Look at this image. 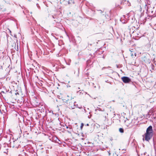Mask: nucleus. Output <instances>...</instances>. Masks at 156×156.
Listing matches in <instances>:
<instances>
[{"instance_id": "1", "label": "nucleus", "mask_w": 156, "mask_h": 156, "mask_svg": "<svg viewBox=\"0 0 156 156\" xmlns=\"http://www.w3.org/2000/svg\"><path fill=\"white\" fill-rule=\"evenodd\" d=\"M152 127L151 126H149L147 129L146 133L145 134V137L143 139L147 141H148L151 138L153 135Z\"/></svg>"}, {"instance_id": "2", "label": "nucleus", "mask_w": 156, "mask_h": 156, "mask_svg": "<svg viewBox=\"0 0 156 156\" xmlns=\"http://www.w3.org/2000/svg\"><path fill=\"white\" fill-rule=\"evenodd\" d=\"M121 79L124 83H128L131 81L129 77L126 76H124L122 77Z\"/></svg>"}, {"instance_id": "3", "label": "nucleus", "mask_w": 156, "mask_h": 156, "mask_svg": "<svg viewBox=\"0 0 156 156\" xmlns=\"http://www.w3.org/2000/svg\"><path fill=\"white\" fill-rule=\"evenodd\" d=\"M76 102L75 101L73 103H73L72 102H70L69 105H70V108H71L72 109H74L75 108V107L78 108H82L81 107H78V105L76 104Z\"/></svg>"}, {"instance_id": "4", "label": "nucleus", "mask_w": 156, "mask_h": 156, "mask_svg": "<svg viewBox=\"0 0 156 156\" xmlns=\"http://www.w3.org/2000/svg\"><path fill=\"white\" fill-rule=\"evenodd\" d=\"M16 142H17V141L16 140H15V141H14L13 143H14V145L13 146H12V147H15L16 148V147H18V146H19V144L16 145Z\"/></svg>"}, {"instance_id": "5", "label": "nucleus", "mask_w": 156, "mask_h": 156, "mask_svg": "<svg viewBox=\"0 0 156 156\" xmlns=\"http://www.w3.org/2000/svg\"><path fill=\"white\" fill-rule=\"evenodd\" d=\"M125 16H123V17H121L120 20L121 22H122L123 23H126V21L123 20V18H125Z\"/></svg>"}, {"instance_id": "6", "label": "nucleus", "mask_w": 156, "mask_h": 156, "mask_svg": "<svg viewBox=\"0 0 156 156\" xmlns=\"http://www.w3.org/2000/svg\"><path fill=\"white\" fill-rule=\"evenodd\" d=\"M147 5L146 4H145V5L144 6V7L143 9V11L144 12L146 10V12H147L148 11V9H147Z\"/></svg>"}, {"instance_id": "7", "label": "nucleus", "mask_w": 156, "mask_h": 156, "mask_svg": "<svg viewBox=\"0 0 156 156\" xmlns=\"http://www.w3.org/2000/svg\"><path fill=\"white\" fill-rule=\"evenodd\" d=\"M128 121H129L128 120H126L125 121V124L127 126H129L130 125L129 123H129Z\"/></svg>"}, {"instance_id": "8", "label": "nucleus", "mask_w": 156, "mask_h": 156, "mask_svg": "<svg viewBox=\"0 0 156 156\" xmlns=\"http://www.w3.org/2000/svg\"><path fill=\"white\" fill-rule=\"evenodd\" d=\"M119 131L121 133H123L124 132L123 129L122 128H120L119 129Z\"/></svg>"}, {"instance_id": "9", "label": "nucleus", "mask_w": 156, "mask_h": 156, "mask_svg": "<svg viewBox=\"0 0 156 156\" xmlns=\"http://www.w3.org/2000/svg\"><path fill=\"white\" fill-rule=\"evenodd\" d=\"M83 123H82L81 124V126H80V128H81V129H82V128H83Z\"/></svg>"}, {"instance_id": "10", "label": "nucleus", "mask_w": 156, "mask_h": 156, "mask_svg": "<svg viewBox=\"0 0 156 156\" xmlns=\"http://www.w3.org/2000/svg\"><path fill=\"white\" fill-rule=\"evenodd\" d=\"M73 97H71L70 99V100H71L72 99H73Z\"/></svg>"}, {"instance_id": "11", "label": "nucleus", "mask_w": 156, "mask_h": 156, "mask_svg": "<svg viewBox=\"0 0 156 156\" xmlns=\"http://www.w3.org/2000/svg\"><path fill=\"white\" fill-rule=\"evenodd\" d=\"M99 11H100V13H102L103 12L101 10H99Z\"/></svg>"}, {"instance_id": "12", "label": "nucleus", "mask_w": 156, "mask_h": 156, "mask_svg": "<svg viewBox=\"0 0 156 156\" xmlns=\"http://www.w3.org/2000/svg\"><path fill=\"white\" fill-rule=\"evenodd\" d=\"M54 21H55L56 22H59L58 21H57L56 20H54Z\"/></svg>"}, {"instance_id": "13", "label": "nucleus", "mask_w": 156, "mask_h": 156, "mask_svg": "<svg viewBox=\"0 0 156 156\" xmlns=\"http://www.w3.org/2000/svg\"><path fill=\"white\" fill-rule=\"evenodd\" d=\"M86 125L87 126H88L89 125L88 124H87Z\"/></svg>"}, {"instance_id": "14", "label": "nucleus", "mask_w": 156, "mask_h": 156, "mask_svg": "<svg viewBox=\"0 0 156 156\" xmlns=\"http://www.w3.org/2000/svg\"><path fill=\"white\" fill-rule=\"evenodd\" d=\"M52 16L53 18L54 19H55V17H54V16Z\"/></svg>"}, {"instance_id": "15", "label": "nucleus", "mask_w": 156, "mask_h": 156, "mask_svg": "<svg viewBox=\"0 0 156 156\" xmlns=\"http://www.w3.org/2000/svg\"><path fill=\"white\" fill-rule=\"evenodd\" d=\"M131 55L132 56H133V54H132Z\"/></svg>"}, {"instance_id": "16", "label": "nucleus", "mask_w": 156, "mask_h": 156, "mask_svg": "<svg viewBox=\"0 0 156 156\" xmlns=\"http://www.w3.org/2000/svg\"><path fill=\"white\" fill-rule=\"evenodd\" d=\"M135 56H136V53L135 54Z\"/></svg>"}, {"instance_id": "17", "label": "nucleus", "mask_w": 156, "mask_h": 156, "mask_svg": "<svg viewBox=\"0 0 156 156\" xmlns=\"http://www.w3.org/2000/svg\"><path fill=\"white\" fill-rule=\"evenodd\" d=\"M94 87V88H96V86H95Z\"/></svg>"}, {"instance_id": "18", "label": "nucleus", "mask_w": 156, "mask_h": 156, "mask_svg": "<svg viewBox=\"0 0 156 156\" xmlns=\"http://www.w3.org/2000/svg\"><path fill=\"white\" fill-rule=\"evenodd\" d=\"M67 97H69V95H68V96H67Z\"/></svg>"}, {"instance_id": "19", "label": "nucleus", "mask_w": 156, "mask_h": 156, "mask_svg": "<svg viewBox=\"0 0 156 156\" xmlns=\"http://www.w3.org/2000/svg\"><path fill=\"white\" fill-rule=\"evenodd\" d=\"M151 12V13H152V12H153V11H152Z\"/></svg>"}]
</instances>
